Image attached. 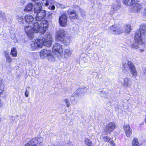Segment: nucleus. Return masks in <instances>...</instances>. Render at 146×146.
<instances>
[{
	"instance_id": "473e14b6",
	"label": "nucleus",
	"mask_w": 146,
	"mask_h": 146,
	"mask_svg": "<svg viewBox=\"0 0 146 146\" xmlns=\"http://www.w3.org/2000/svg\"><path fill=\"white\" fill-rule=\"evenodd\" d=\"M132 146H139L137 139L134 138L132 142Z\"/></svg>"
},
{
	"instance_id": "4be33fe9",
	"label": "nucleus",
	"mask_w": 146,
	"mask_h": 146,
	"mask_svg": "<svg viewBox=\"0 0 146 146\" xmlns=\"http://www.w3.org/2000/svg\"><path fill=\"white\" fill-rule=\"evenodd\" d=\"M54 3V1L53 0H47L48 6L49 5V4H50L48 7L49 9L52 10H54L55 9L54 5H52Z\"/></svg>"
},
{
	"instance_id": "a878e982",
	"label": "nucleus",
	"mask_w": 146,
	"mask_h": 146,
	"mask_svg": "<svg viewBox=\"0 0 146 146\" xmlns=\"http://www.w3.org/2000/svg\"><path fill=\"white\" fill-rule=\"evenodd\" d=\"M33 5L32 3L29 4L27 5L25 7L24 9V11H31L32 10Z\"/></svg>"
},
{
	"instance_id": "3c124183",
	"label": "nucleus",
	"mask_w": 146,
	"mask_h": 146,
	"mask_svg": "<svg viewBox=\"0 0 146 146\" xmlns=\"http://www.w3.org/2000/svg\"><path fill=\"white\" fill-rule=\"evenodd\" d=\"M2 105L1 102V100L0 99V108L1 107Z\"/></svg>"
},
{
	"instance_id": "2eb2a0df",
	"label": "nucleus",
	"mask_w": 146,
	"mask_h": 146,
	"mask_svg": "<svg viewBox=\"0 0 146 146\" xmlns=\"http://www.w3.org/2000/svg\"><path fill=\"white\" fill-rule=\"evenodd\" d=\"M41 22L37 21L34 22L33 24V31L36 33H38L40 30V28H41Z\"/></svg>"
},
{
	"instance_id": "f8f14e48",
	"label": "nucleus",
	"mask_w": 146,
	"mask_h": 146,
	"mask_svg": "<svg viewBox=\"0 0 146 146\" xmlns=\"http://www.w3.org/2000/svg\"><path fill=\"white\" fill-rule=\"evenodd\" d=\"M116 128L115 123L111 122L107 124L106 127V132L107 133H110Z\"/></svg>"
},
{
	"instance_id": "09e8293b",
	"label": "nucleus",
	"mask_w": 146,
	"mask_h": 146,
	"mask_svg": "<svg viewBox=\"0 0 146 146\" xmlns=\"http://www.w3.org/2000/svg\"><path fill=\"white\" fill-rule=\"evenodd\" d=\"M2 86H4V85L3 84V83L1 82H0V89H1V87Z\"/></svg>"
},
{
	"instance_id": "6ab92c4d",
	"label": "nucleus",
	"mask_w": 146,
	"mask_h": 146,
	"mask_svg": "<svg viewBox=\"0 0 146 146\" xmlns=\"http://www.w3.org/2000/svg\"><path fill=\"white\" fill-rule=\"evenodd\" d=\"M25 23L28 24H31L34 20V18L31 15H25L24 17Z\"/></svg>"
},
{
	"instance_id": "f704fd0d",
	"label": "nucleus",
	"mask_w": 146,
	"mask_h": 146,
	"mask_svg": "<svg viewBox=\"0 0 146 146\" xmlns=\"http://www.w3.org/2000/svg\"><path fill=\"white\" fill-rule=\"evenodd\" d=\"M85 143L86 144L89 146H92L91 145V144H92V143L91 141L89 140L88 138H86L85 140Z\"/></svg>"
},
{
	"instance_id": "9d476101",
	"label": "nucleus",
	"mask_w": 146,
	"mask_h": 146,
	"mask_svg": "<svg viewBox=\"0 0 146 146\" xmlns=\"http://www.w3.org/2000/svg\"><path fill=\"white\" fill-rule=\"evenodd\" d=\"M135 2L130 6V8L132 11L135 12H139L142 7L141 5Z\"/></svg>"
},
{
	"instance_id": "c03bdc74",
	"label": "nucleus",
	"mask_w": 146,
	"mask_h": 146,
	"mask_svg": "<svg viewBox=\"0 0 146 146\" xmlns=\"http://www.w3.org/2000/svg\"><path fill=\"white\" fill-rule=\"evenodd\" d=\"M29 91L27 90V89L26 90L25 92V95L26 97H27L29 96Z\"/></svg>"
},
{
	"instance_id": "423d86ee",
	"label": "nucleus",
	"mask_w": 146,
	"mask_h": 146,
	"mask_svg": "<svg viewBox=\"0 0 146 146\" xmlns=\"http://www.w3.org/2000/svg\"><path fill=\"white\" fill-rule=\"evenodd\" d=\"M86 90V89L84 87H81L78 88L73 94L72 98L73 96L79 97L84 95Z\"/></svg>"
},
{
	"instance_id": "37998d69",
	"label": "nucleus",
	"mask_w": 146,
	"mask_h": 146,
	"mask_svg": "<svg viewBox=\"0 0 146 146\" xmlns=\"http://www.w3.org/2000/svg\"><path fill=\"white\" fill-rule=\"evenodd\" d=\"M42 1L43 2H42V4L43 5H45L46 6H48L47 0H42Z\"/></svg>"
},
{
	"instance_id": "49530a36",
	"label": "nucleus",
	"mask_w": 146,
	"mask_h": 146,
	"mask_svg": "<svg viewBox=\"0 0 146 146\" xmlns=\"http://www.w3.org/2000/svg\"><path fill=\"white\" fill-rule=\"evenodd\" d=\"M72 95L70 97V100L71 101H73L74 100H75L76 98H75V97L76 98V96H73L72 97Z\"/></svg>"
},
{
	"instance_id": "5fc2aeb1",
	"label": "nucleus",
	"mask_w": 146,
	"mask_h": 146,
	"mask_svg": "<svg viewBox=\"0 0 146 146\" xmlns=\"http://www.w3.org/2000/svg\"><path fill=\"white\" fill-rule=\"evenodd\" d=\"M31 0L33 2H36V1H39V0Z\"/></svg>"
},
{
	"instance_id": "f03ea898",
	"label": "nucleus",
	"mask_w": 146,
	"mask_h": 146,
	"mask_svg": "<svg viewBox=\"0 0 146 146\" xmlns=\"http://www.w3.org/2000/svg\"><path fill=\"white\" fill-rule=\"evenodd\" d=\"M68 35L66 32L63 29H60L57 32L56 38L57 40L60 41L64 45H68L70 41Z\"/></svg>"
},
{
	"instance_id": "f3484780",
	"label": "nucleus",
	"mask_w": 146,
	"mask_h": 146,
	"mask_svg": "<svg viewBox=\"0 0 146 146\" xmlns=\"http://www.w3.org/2000/svg\"><path fill=\"white\" fill-rule=\"evenodd\" d=\"M50 50L46 49H44L42 50L40 52V56L42 58H44L46 57H47V55L50 52Z\"/></svg>"
},
{
	"instance_id": "ea45409f",
	"label": "nucleus",
	"mask_w": 146,
	"mask_h": 146,
	"mask_svg": "<svg viewBox=\"0 0 146 146\" xmlns=\"http://www.w3.org/2000/svg\"><path fill=\"white\" fill-rule=\"evenodd\" d=\"M56 5L57 7H59L61 9H64L65 8L64 5L62 4L56 3Z\"/></svg>"
},
{
	"instance_id": "58836bf2",
	"label": "nucleus",
	"mask_w": 146,
	"mask_h": 146,
	"mask_svg": "<svg viewBox=\"0 0 146 146\" xmlns=\"http://www.w3.org/2000/svg\"><path fill=\"white\" fill-rule=\"evenodd\" d=\"M5 55L7 61L8 62H11L12 60L11 58L10 57L9 54H5Z\"/></svg>"
},
{
	"instance_id": "393cba45",
	"label": "nucleus",
	"mask_w": 146,
	"mask_h": 146,
	"mask_svg": "<svg viewBox=\"0 0 146 146\" xmlns=\"http://www.w3.org/2000/svg\"><path fill=\"white\" fill-rule=\"evenodd\" d=\"M139 1V0H124L123 3L126 5H132L134 2H138Z\"/></svg>"
},
{
	"instance_id": "b1692460",
	"label": "nucleus",
	"mask_w": 146,
	"mask_h": 146,
	"mask_svg": "<svg viewBox=\"0 0 146 146\" xmlns=\"http://www.w3.org/2000/svg\"><path fill=\"white\" fill-rule=\"evenodd\" d=\"M123 86L126 87L129 86V81L130 80V79L127 77L123 79Z\"/></svg>"
},
{
	"instance_id": "e433bc0d",
	"label": "nucleus",
	"mask_w": 146,
	"mask_h": 146,
	"mask_svg": "<svg viewBox=\"0 0 146 146\" xmlns=\"http://www.w3.org/2000/svg\"><path fill=\"white\" fill-rule=\"evenodd\" d=\"M75 10H77V11H78V10H79L80 13H81L82 15H84V12L82 10L79 6H76V7H75Z\"/></svg>"
},
{
	"instance_id": "de8ad7c7",
	"label": "nucleus",
	"mask_w": 146,
	"mask_h": 146,
	"mask_svg": "<svg viewBox=\"0 0 146 146\" xmlns=\"http://www.w3.org/2000/svg\"><path fill=\"white\" fill-rule=\"evenodd\" d=\"M52 13L51 12H48V16L49 17H51L52 16Z\"/></svg>"
},
{
	"instance_id": "72a5a7b5",
	"label": "nucleus",
	"mask_w": 146,
	"mask_h": 146,
	"mask_svg": "<svg viewBox=\"0 0 146 146\" xmlns=\"http://www.w3.org/2000/svg\"><path fill=\"white\" fill-rule=\"evenodd\" d=\"M100 95L101 96L103 97H107L108 96V93L104 91H102L100 92Z\"/></svg>"
},
{
	"instance_id": "603ef678",
	"label": "nucleus",
	"mask_w": 146,
	"mask_h": 146,
	"mask_svg": "<svg viewBox=\"0 0 146 146\" xmlns=\"http://www.w3.org/2000/svg\"><path fill=\"white\" fill-rule=\"evenodd\" d=\"M10 118L12 119V120H13H13H14V119H13V118H14V116H11V117H10Z\"/></svg>"
},
{
	"instance_id": "20e7f679",
	"label": "nucleus",
	"mask_w": 146,
	"mask_h": 146,
	"mask_svg": "<svg viewBox=\"0 0 146 146\" xmlns=\"http://www.w3.org/2000/svg\"><path fill=\"white\" fill-rule=\"evenodd\" d=\"M68 16L66 13H63L59 18V22L60 26L65 27L67 25Z\"/></svg>"
},
{
	"instance_id": "bb28decb",
	"label": "nucleus",
	"mask_w": 146,
	"mask_h": 146,
	"mask_svg": "<svg viewBox=\"0 0 146 146\" xmlns=\"http://www.w3.org/2000/svg\"><path fill=\"white\" fill-rule=\"evenodd\" d=\"M11 54L13 57H16L17 55V51L16 48H13L11 51Z\"/></svg>"
},
{
	"instance_id": "aec40b11",
	"label": "nucleus",
	"mask_w": 146,
	"mask_h": 146,
	"mask_svg": "<svg viewBox=\"0 0 146 146\" xmlns=\"http://www.w3.org/2000/svg\"><path fill=\"white\" fill-rule=\"evenodd\" d=\"M41 28H42V31H41V33H44L46 31L47 29L48 23L46 21H42L41 23Z\"/></svg>"
},
{
	"instance_id": "1a4fd4ad",
	"label": "nucleus",
	"mask_w": 146,
	"mask_h": 146,
	"mask_svg": "<svg viewBox=\"0 0 146 146\" xmlns=\"http://www.w3.org/2000/svg\"><path fill=\"white\" fill-rule=\"evenodd\" d=\"M25 32L30 39L33 38L34 36V33L33 29L31 26H28L25 27Z\"/></svg>"
},
{
	"instance_id": "c85d7f7f",
	"label": "nucleus",
	"mask_w": 146,
	"mask_h": 146,
	"mask_svg": "<svg viewBox=\"0 0 146 146\" xmlns=\"http://www.w3.org/2000/svg\"><path fill=\"white\" fill-rule=\"evenodd\" d=\"M135 43H134L133 44H132L131 45V47L135 49H137L139 48V46L138 45H142L143 44H144V42L143 43L141 44H140L139 43H138V42H136L135 41Z\"/></svg>"
},
{
	"instance_id": "864d4df0",
	"label": "nucleus",
	"mask_w": 146,
	"mask_h": 146,
	"mask_svg": "<svg viewBox=\"0 0 146 146\" xmlns=\"http://www.w3.org/2000/svg\"><path fill=\"white\" fill-rule=\"evenodd\" d=\"M111 143V144L112 146H115V144H114V143H113H113Z\"/></svg>"
},
{
	"instance_id": "8fccbe9b",
	"label": "nucleus",
	"mask_w": 146,
	"mask_h": 146,
	"mask_svg": "<svg viewBox=\"0 0 146 146\" xmlns=\"http://www.w3.org/2000/svg\"><path fill=\"white\" fill-rule=\"evenodd\" d=\"M144 75H146V68L145 69L144 71Z\"/></svg>"
},
{
	"instance_id": "6e6552de",
	"label": "nucleus",
	"mask_w": 146,
	"mask_h": 146,
	"mask_svg": "<svg viewBox=\"0 0 146 146\" xmlns=\"http://www.w3.org/2000/svg\"><path fill=\"white\" fill-rule=\"evenodd\" d=\"M43 41L41 39L36 40L34 42L31 44V47L33 50H35L37 48H41L42 46Z\"/></svg>"
},
{
	"instance_id": "0eeeda50",
	"label": "nucleus",
	"mask_w": 146,
	"mask_h": 146,
	"mask_svg": "<svg viewBox=\"0 0 146 146\" xmlns=\"http://www.w3.org/2000/svg\"><path fill=\"white\" fill-rule=\"evenodd\" d=\"M36 13V15L35 17L36 21H39V23L42 21L46 15V11L43 10Z\"/></svg>"
},
{
	"instance_id": "412c9836",
	"label": "nucleus",
	"mask_w": 146,
	"mask_h": 146,
	"mask_svg": "<svg viewBox=\"0 0 146 146\" xmlns=\"http://www.w3.org/2000/svg\"><path fill=\"white\" fill-rule=\"evenodd\" d=\"M38 141L37 138L31 139L28 143L26 144V146H37L36 144L38 143Z\"/></svg>"
},
{
	"instance_id": "cd10ccee",
	"label": "nucleus",
	"mask_w": 146,
	"mask_h": 146,
	"mask_svg": "<svg viewBox=\"0 0 146 146\" xmlns=\"http://www.w3.org/2000/svg\"><path fill=\"white\" fill-rule=\"evenodd\" d=\"M127 64L130 71L135 69L134 65L131 62L128 61L127 63Z\"/></svg>"
},
{
	"instance_id": "ddd939ff",
	"label": "nucleus",
	"mask_w": 146,
	"mask_h": 146,
	"mask_svg": "<svg viewBox=\"0 0 146 146\" xmlns=\"http://www.w3.org/2000/svg\"><path fill=\"white\" fill-rule=\"evenodd\" d=\"M52 50L55 53L57 52L59 53H61L63 51L62 46L58 43H56L54 45Z\"/></svg>"
},
{
	"instance_id": "39448f33",
	"label": "nucleus",
	"mask_w": 146,
	"mask_h": 146,
	"mask_svg": "<svg viewBox=\"0 0 146 146\" xmlns=\"http://www.w3.org/2000/svg\"><path fill=\"white\" fill-rule=\"evenodd\" d=\"M110 33H113L119 35L123 32L121 27H116L114 25L111 26L108 29Z\"/></svg>"
},
{
	"instance_id": "6e6d98bb",
	"label": "nucleus",
	"mask_w": 146,
	"mask_h": 146,
	"mask_svg": "<svg viewBox=\"0 0 146 146\" xmlns=\"http://www.w3.org/2000/svg\"><path fill=\"white\" fill-rule=\"evenodd\" d=\"M71 146H73L72 145H70Z\"/></svg>"
},
{
	"instance_id": "7ed1b4c3",
	"label": "nucleus",
	"mask_w": 146,
	"mask_h": 146,
	"mask_svg": "<svg viewBox=\"0 0 146 146\" xmlns=\"http://www.w3.org/2000/svg\"><path fill=\"white\" fill-rule=\"evenodd\" d=\"M42 35L41 38L39 39L42 40L43 41L42 46L43 45L47 47H50L52 45V37L50 33H41Z\"/></svg>"
},
{
	"instance_id": "a211bd4d",
	"label": "nucleus",
	"mask_w": 146,
	"mask_h": 146,
	"mask_svg": "<svg viewBox=\"0 0 146 146\" xmlns=\"http://www.w3.org/2000/svg\"><path fill=\"white\" fill-rule=\"evenodd\" d=\"M124 129L127 137H129L132 133V130L128 124H126L124 125Z\"/></svg>"
},
{
	"instance_id": "5701e85b",
	"label": "nucleus",
	"mask_w": 146,
	"mask_h": 146,
	"mask_svg": "<svg viewBox=\"0 0 146 146\" xmlns=\"http://www.w3.org/2000/svg\"><path fill=\"white\" fill-rule=\"evenodd\" d=\"M47 58L50 62L54 61L55 60V58L53 55V53L51 51L47 55Z\"/></svg>"
},
{
	"instance_id": "4c0bfd02",
	"label": "nucleus",
	"mask_w": 146,
	"mask_h": 146,
	"mask_svg": "<svg viewBox=\"0 0 146 146\" xmlns=\"http://www.w3.org/2000/svg\"><path fill=\"white\" fill-rule=\"evenodd\" d=\"M6 17L5 14L2 11H0V19H3Z\"/></svg>"
},
{
	"instance_id": "9b49d317",
	"label": "nucleus",
	"mask_w": 146,
	"mask_h": 146,
	"mask_svg": "<svg viewBox=\"0 0 146 146\" xmlns=\"http://www.w3.org/2000/svg\"><path fill=\"white\" fill-rule=\"evenodd\" d=\"M67 13L69 16L70 19L74 20L77 19L78 18V15L77 13V11L72 10L71 11L69 10L67 11Z\"/></svg>"
},
{
	"instance_id": "79ce46f5",
	"label": "nucleus",
	"mask_w": 146,
	"mask_h": 146,
	"mask_svg": "<svg viewBox=\"0 0 146 146\" xmlns=\"http://www.w3.org/2000/svg\"><path fill=\"white\" fill-rule=\"evenodd\" d=\"M64 101L65 103V104L66 106L68 107H69L70 106V103L66 99H64Z\"/></svg>"
},
{
	"instance_id": "7c9ffc66",
	"label": "nucleus",
	"mask_w": 146,
	"mask_h": 146,
	"mask_svg": "<svg viewBox=\"0 0 146 146\" xmlns=\"http://www.w3.org/2000/svg\"><path fill=\"white\" fill-rule=\"evenodd\" d=\"M131 30V26L129 25H125V32L126 33H129Z\"/></svg>"
},
{
	"instance_id": "2f4dec72",
	"label": "nucleus",
	"mask_w": 146,
	"mask_h": 146,
	"mask_svg": "<svg viewBox=\"0 0 146 146\" xmlns=\"http://www.w3.org/2000/svg\"><path fill=\"white\" fill-rule=\"evenodd\" d=\"M130 72L131 74H132V76L135 78L137 75V72L136 70V68L131 70Z\"/></svg>"
},
{
	"instance_id": "a19ab883",
	"label": "nucleus",
	"mask_w": 146,
	"mask_h": 146,
	"mask_svg": "<svg viewBox=\"0 0 146 146\" xmlns=\"http://www.w3.org/2000/svg\"><path fill=\"white\" fill-rule=\"evenodd\" d=\"M18 21L19 22L24 23V22L25 19L22 17H19L17 18Z\"/></svg>"
},
{
	"instance_id": "4468645a",
	"label": "nucleus",
	"mask_w": 146,
	"mask_h": 146,
	"mask_svg": "<svg viewBox=\"0 0 146 146\" xmlns=\"http://www.w3.org/2000/svg\"><path fill=\"white\" fill-rule=\"evenodd\" d=\"M112 4L111 8L113 9V12L117 10L120 8L121 3L119 0H114Z\"/></svg>"
},
{
	"instance_id": "a18cd8bd",
	"label": "nucleus",
	"mask_w": 146,
	"mask_h": 146,
	"mask_svg": "<svg viewBox=\"0 0 146 146\" xmlns=\"http://www.w3.org/2000/svg\"><path fill=\"white\" fill-rule=\"evenodd\" d=\"M0 89V94H1L3 92L4 90V86H2L1 88Z\"/></svg>"
},
{
	"instance_id": "c9c22d12",
	"label": "nucleus",
	"mask_w": 146,
	"mask_h": 146,
	"mask_svg": "<svg viewBox=\"0 0 146 146\" xmlns=\"http://www.w3.org/2000/svg\"><path fill=\"white\" fill-rule=\"evenodd\" d=\"M71 54V51L69 49H67L64 51V55L67 56L70 55Z\"/></svg>"
},
{
	"instance_id": "f257e3e1",
	"label": "nucleus",
	"mask_w": 146,
	"mask_h": 146,
	"mask_svg": "<svg viewBox=\"0 0 146 146\" xmlns=\"http://www.w3.org/2000/svg\"><path fill=\"white\" fill-rule=\"evenodd\" d=\"M146 35V24H142L140 26L139 30L136 33L134 40L139 44L143 43Z\"/></svg>"
},
{
	"instance_id": "dca6fc26",
	"label": "nucleus",
	"mask_w": 146,
	"mask_h": 146,
	"mask_svg": "<svg viewBox=\"0 0 146 146\" xmlns=\"http://www.w3.org/2000/svg\"><path fill=\"white\" fill-rule=\"evenodd\" d=\"M34 8V11L35 13L42 10L41 4L40 2L36 3L35 5Z\"/></svg>"
},
{
	"instance_id": "4d7b16f0",
	"label": "nucleus",
	"mask_w": 146,
	"mask_h": 146,
	"mask_svg": "<svg viewBox=\"0 0 146 146\" xmlns=\"http://www.w3.org/2000/svg\"><path fill=\"white\" fill-rule=\"evenodd\" d=\"M25 146H26L25 145Z\"/></svg>"
},
{
	"instance_id": "c756f323",
	"label": "nucleus",
	"mask_w": 146,
	"mask_h": 146,
	"mask_svg": "<svg viewBox=\"0 0 146 146\" xmlns=\"http://www.w3.org/2000/svg\"><path fill=\"white\" fill-rule=\"evenodd\" d=\"M103 139L104 141L106 142H109L110 143H112L113 142V141L111 139L106 136H104L103 137Z\"/></svg>"
}]
</instances>
